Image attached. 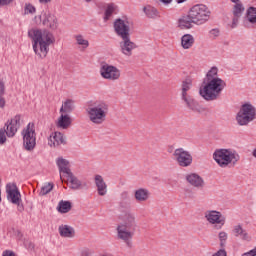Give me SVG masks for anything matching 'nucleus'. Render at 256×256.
<instances>
[{
	"mask_svg": "<svg viewBox=\"0 0 256 256\" xmlns=\"http://www.w3.org/2000/svg\"><path fill=\"white\" fill-rule=\"evenodd\" d=\"M250 256H256V247L248 252Z\"/></svg>",
	"mask_w": 256,
	"mask_h": 256,
	"instance_id": "nucleus-49",
	"label": "nucleus"
},
{
	"mask_svg": "<svg viewBox=\"0 0 256 256\" xmlns=\"http://www.w3.org/2000/svg\"><path fill=\"white\" fill-rule=\"evenodd\" d=\"M42 17V23L45 27H49L50 29H55L57 27V17H55V15L45 13Z\"/></svg>",
	"mask_w": 256,
	"mask_h": 256,
	"instance_id": "nucleus-21",
	"label": "nucleus"
},
{
	"mask_svg": "<svg viewBox=\"0 0 256 256\" xmlns=\"http://www.w3.org/2000/svg\"><path fill=\"white\" fill-rule=\"evenodd\" d=\"M87 3H91V0H85Z\"/></svg>",
	"mask_w": 256,
	"mask_h": 256,
	"instance_id": "nucleus-58",
	"label": "nucleus"
},
{
	"mask_svg": "<svg viewBox=\"0 0 256 256\" xmlns=\"http://www.w3.org/2000/svg\"><path fill=\"white\" fill-rule=\"evenodd\" d=\"M115 9H117V6H115V4H108L105 11L104 21H109V19H111V16L113 15V13H115Z\"/></svg>",
	"mask_w": 256,
	"mask_h": 256,
	"instance_id": "nucleus-31",
	"label": "nucleus"
},
{
	"mask_svg": "<svg viewBox=\"0 0 256 256\" xmlns=\"http://www.w3.org/2000/svg\"><path fill=\"white\" fill-rule=\"evenodd\" d=\"M57 211L59 213H65V202L64 200H61L57 206Z\"/></svg>",
	"mask_w": 256,
	"mask_h": 256,
	"instance_id": "nucleus-41",
	"label": "nucleus"
},
{
	"mask_svg": "<svg viewBox=\"0 0 256 256\" xmlns=\"http://www.w3.org/2000/svg\"><path fill=\"white\" fill-rule=\"evenodd\" d=\"M18 206V211H23L25 208L23 207V204L21 202L19 204H16Z\"/></svg>",
	"mask_w": 256,
	"mask_h": 256,
	"instance_id": "nucleus-50",
	"label": "nucleus"
},
{
	"mask_svg": "<svg viewBox=\"0 0 256 256\" xmlns=\"http://www.w3.org/2000/svg\"><path fill=\"white\" fill-rule=\"evenodd\" d=\"M177 3H185V0H177Z\"/></svg>",
	"mask_w": 256,
	"mask_h": 256,
	"instance_id": "nucleus-56",
	"label": "nucleus"
},
{
	"mask_svg": "<svg viewBox=\"0 0 256 256\" xmlns=\"http://www.w3.org/2000/svg\"><path fill=\"white\" fill-rule=\"evenodd\" d=\"M28 37L32 39V47L34 52L40 57L45 59L49 53V46L55 43L53 34L47 30L31 29L28 31Z\"/></svg>",
	"mask_w": 256,
	"mask_h": 256,
	"instance_id": "nucleus-2",
	"label": "nucleus"
},
{
	"mask_svg": "<svg viewBox=\"0 0 256 256\" xmlns=\"http://www.w3.org/2000/svg\"><path fill=\"white\" fill-rule=\"evenodd\" d=\"M242 256H251V254H249V252H246V253L242 254Z\"/></svg>",
	"mask_w": 256,
	"mask_h": 256,
	"instance_id": "nucleus-55",
	"label": "nucleus"
},
{
	"mask_svg": "<svg viewBox=\"0 0 256 256\" xmlns=\"http://www.w3.org/2000/svg\"><path fill=\"white\" fill-rule=\"evenodd\" d=\"M10 3H13V0H0V7L10 5Z\"/></svg>",
	"mask_w": 256,
	"mask_h": 256,
	"instance_id": "nucleus-44",
	"label": "nucleus"
},
{
	"mask_svg": "<svg viewBox=\"0 0 256 256\" xmlns=\"http://www.w3.org/2000/svg\"><path fill=\"white\" fill-rule=\"evenodd\" d=\"M195 25V20L193 19V16H191L190 12L186 15H182L178 19V28L182 30L187 29H193V26Z\"/></svg>",
	"mask_w": 256,
	"mask_h": 256,
	"instance_id": "nucleus-17",
	"label": "nucleus"
},
{
	"mask_svg": "<svg viewBox=\"0 0 256 256\" xmlns=\"http://www.w3.org/2000/svg\"><path fill=\"white\" fill-rule=\"evenodd\" d=\"M63 143H65V138L63 137V133L61 132H53L48 137L49 147H59V145H63Z\"/></svg>",
	"mask_w": 256,
	"mask_h": 256,
	"instance_id": "nucleus-18",
	"label": "nucleus"
},
{
	"mask_svg": "<svg viewBox=\"0 0 256 256\" xmlns=\"http://www.w3.org/2000/svg\"><path fill=\"white\" fill-rule=\"evenodd\" d=\"M234 234L236 237H241V239H243V241H249V234L247 233V231L245 229H243L242 225H236L234 226Z\"/></svg>",
	"mask_w": 256,
	"mask_h": 256,
	"instance_id": "nucleus-27",
	"label": "nucleus"
},
{
	"mask_svg": "<svg viewBox=\"0 0 256 256\" xmlns=\"http://www.w3.org/2000/svg\"><path fill=\"white\" fill-rule=\"evenodd\" d=\"M53 183L48 182L46 183L44 186H42L41 190H40V195H47L48 193H51V191H53Z\"/></svg>",
	"mask_w": 256,
	"mask_h": 256,
	"instance_id": "nucleus-35",
	"label": "nucleus"
},
{
	"mask_svg": "<svg viewBox=\"0 0 256 256\" xmlns=\"http://www.w3.org/2000/svg\"><path fill=\"white\" fill-rule=\"evenodd\" d=\"M194 43H195V38L191 34H185L181 38V45L183 49H191Z\"/></svg>",
	"mask_w": 256,
	"mask_h": 256,
	"instance_id": "nucleus-25",
	"label": "nucleus"
},
{
	"mask_svg": "<svg viewBox=\"0 0 256 256\" xmlns=\"http://www.w3.org/2000/svg\"><path fill=\"white\" fill-rule=\"evenodd\" d=\"M51 0H39V3H49Z\"/></svg>",
	"mask_w": 256,
	"mask_h": 256,
	"instance_id": "nucleus-53",
	"label": "nucleus"
},
{
	"mask_svg": "<svg viewBox=\"0 0 256 256\" xmlns=\"http://www.w3.org/2000/svg\"><path fill=\"white\" fill-rule=\"evenodd\" d=\"M213 256H227V252L223 249L216 252Z\"/></svg>",
	"mask_w": 256,
	"mask_h": 256,
	"instance_id": "nucleus-45",
	"label": "nucleus"
},
{
	"mask_svg": "<svg viewBox=\"0 0 256 256\" xmlns=\"http://www.w3.org/2000/svg\"><path fill=\"white\" fill-rule=\"evenodd\" d=\"M134 197L139 203H143L149 199V191L147 189L140 188L135 191Z\"/></svg>",
	"mask_w": 256,
	"mask_h": 256,
	"instance_id": "nucleus-24",
	"label": "nucleus"
},
{
	"mask_svg": "<svg viewBox=\"0 0 256 256\" xmlns=\"http://www.w3.org/2000/svg\"><path fill=\"white\" fill-rule=\"evenodd\" d=\"M114 31L118 37H129L131 36V28L129 26V21L127 19L118 18L114 21Z\"/></svg>",
	"mask_w": 256,
	"mask_h": 256,
	"instance_id": "nucleus-13",
	"label": "nucleus"
},
{
	"mask_svg": "<svg viewBox=\"0 0 256 256\" xmlns=\"http://www.w3.org/2000/svg\"><path fill=\"white\" fill-rule=\"evenodd\" d=\"M66 239H73L75 237V228L65 225Z\"/></svg>",
	"mask_w": 256,
	"mask_h": 256,
	"instance_id": "nucleus-36",
	"label": "nucleus"
},
{
	"mask_svg": "<svg viewBox=\"0 0 256 256\" xmlns=\"http://www.w3.org/2000/svg\"><path fill=\"white\" fill-rule=\"evenodd\" d=\"M213 159L220 167H228L231 163H237L235 153L229 149H217L213 154Z\"/></svg>",
	"mask_w": 256,
	"mask_h": 256,
	"instance_id": "nucleus-6",
	"label": "nucleus"
},
{
	"mask_svg": "<svg viewBox=\"0 0 256 256\" xmlns=\"http://www.w3.org/2000/svg\"><path fill=\"white\" fill-rule=\"evenodd\" d=\"M72 123H73V118H71V116L66 114L65 115V129H68V127L70 125H72Z\"/></svg>",
	"mask_w": 256,
	"mask_h": 256,
	"instance_id": "nucleus-42",
	"label": "nucleus"
},
{
	"mask_svg": "<svg viewBox=\"0 0 256 256\" xmlns=\"http://www.w3.org/2000/svg\"><path fill=\"white\" fill-rule=\"evenodd\" d=\"M76 41L78 45H84V47H89V41L85 40L81 35L76 36Z\"/></svg>",
	"mask_w": 256,
	"mask_h": 256,
	"instance_id": "nucleus-38",
	"label": "nucleus"
},
{
	"mask_svg": "<svg viewBox=\"0 0 256 256\" xmlns=\"http://www.w3.org/2000/svg\"><path fill=\"white\" fill-rule=\"evenodd\" d=\"M95 185L97 187L98 194L101 197H104V195H107V184L105 183V180H103V176L101 175L95 176Z\"/></svg>",
	"mask_w": 256,
	"mask_h": 256,
	"instance_id": "nucleus-20",
	"label": "nucleus"
},
{
	"mask_svg": "<svg viewBox=\"0 0 256 256\" xmlns=\"http://www.w3.org/2000/svg\"><path fill=\"white\" fill-rule=\"evenodd\" d=\"M186 181L192 185V187H196L197 189H203L205 187V181L198 174L191 173L186 176Z\"/></svg>",
	"mask_w": 256,
	"mask_h": 256,
	"instance_id": "nucleus-19",
	"label": "nucleus"
},
{
	"mask_svg": "<svg viewBox=\"0 0 256 256\" xmlns=\"http://www.w3.org/2000/svg\"><path fill=\"white\" fill-rule=\"evenodd\" d=\"M72 205L70 201H65V213H69L71 211Z\"/></svg>",
	"mask_w": 256,
	"mask_h": 256,
	"instance_id": "nucleus-43",
	"label": "nucleus"
},
{
	"mask_svg": "<svg viewBox=\"0 0 256 256\" xmlns=\"http://www.w3.org/2000/svg\"><path fill=\"white\" fill-rule=\"evenodd\" d=\"M210 34L213 36V37H219V29H212L210 31Z\"/></svg>",
	"mask_w": 256,
	"mask_h": 256,
	"instance_id": "nucleus-46",
	"label": "nucleus"
},
{
	"mask_svg": "<svg viewBox=\"0 0 256 256\" xmlns=\"http://www.w3.org/2000/svg\"><path fill=\"white\" fill-rule=\"evenodd\" d=\"M36 9L35 6L31 5V4H26L25 6V13H35Z\"/></svg>",
	"mask_w": 256,
	"mask_h": 256,
	"instance_id": "nucleus-40",
	"label": "nucleus"
},
{
	"mask_svg": "<svg viewBox=\"0 0 256 256\" xmlns=\"http://www.w3.org/2000/svg\"><path fill=\"white\" fill-rule=\"evenodd\" d=\"M189 13L194 20L195 25H203L207 23V20L211 17V11L209 8L203 4L194 5Z\"/></svg>",
	"mask_w": 256,
	"mask_h": 256,
	"instance_id": "nucleus-5",
	"label": "nucleus"
},
{
	"mask_svg": "<svg viewBox=\"0 0 256 256\" xmlns=\"http://www.w3.org/2000/svg\"><path fill=\"white\" fill-rule=\"evenodd\" d=\"M23 145L26 151H33L35 145H37V137L35 134V124L29 123L26 128L22 131Z\"/></svg>",
	"mask_w": 256,
	"mask_h": 256,
	"instance_id": "nucleus-7",
	"label": "nucleus"
},
{
	"mask_svg": "<svg viewBox=\"0 0 256 256\" xmlns=\"http://www.w3.org/2000/svg\"><path fill=\"white\" fill-rule=\"evenodd\" d=\"M7 143V134L5 130L0 129V145H5Z\"/></svg>",
	"mask_w": 256,
	"mask_h": 256,
	"instance_id": "nucleus-39",
	"label": "nucleus"
},
{
	"mask_svg": "<svg viewBox=\"0 0 256 256\" xmlns=\"http://www.w3.org/2000/svg\"><path fill=\"white\" fill-rule=\"evenodd\" d=\"M122 223L117 226L118 239H121L125 243H129L133 239V231L137 227L135 222V214L125 213L122 216Z\"/></svg>",
	"mask_w": 256,
	"mask_h": 256,
	"instance_id": "nucleus-3",
	"label": "nucleus"
},
{
	"mask_svg": "<svg viewBox=\"0 0 256 256\" xmlns=\"http://www.w3.org/2000/svg\"><path fill=\"white\" fill-rule=\"evenodd\" d=\"M193 87V80L191 78H186L181 85V97L185 99L189 97L188 91Z\"/></svg>",
	"mask_w": 256,
	"mask_h": 256,
	"instance_id": "nucleus-23",
	"label": "nucleus"
},
{
	"mask_svg": "<svg viewBox=\"0 0 256 256\" xmlns=\"http://www.w3.org/2000/svg\"><path fill=\"white\" fill-rule=\"evenodd\" d=\"M173 157L179 167H191L193 163V156L183 148H177L173 152Z\"/></svg>",
	"mask_w": 256,
	"mask_h": 256,
	"instance_id": "nucleus-10",
	"label": "nucleus"
},
{
	"mask_svg": "<svg viewBox=\"0 0 256 256\" xmlns=\"http://www.w3.org/2000/svg\"><path fill=\"white\" fill-rule=\"evenodd\" d=\"M2 256H15V253L13 251L5 250Z\"/></svg>",
	"mask_w": 256,
	"mask_h": 256,
	"instance_id": "nucleus-47",
	"label": "nucleus"
},
{
	"mask_svg": "<svg viewBox=\"0 0 256 256\" xmlns=\"http://www.w3.org/2000/svg\"><path fill=\"white\" fill-rule=\"evenodd\" d=\"M162 3H164L165 5H169V3H171V1L173 0H160Z\"/></svg>",
	"mask_w": 256,
	"mask_h": 256,
	"instance_id": "nucleus-51",
	"label": "nucleus"
},
{
	"mask_svg": "<svg viewBox=\"0 0 256 256\" xmlns=\"http://www.w3.org/2000/svg\"><path fill=\"white\" fill-rule=\"evenodd\" d=\"M59 233H60L61 237H65V226L61 225L59 227Z\"/></svg>",
	"mask_w": 256,
	"mask_h": 256,
	"instance_id": "nucleus-48",
	"label": "nucleus"
},
{
	"mask_svg": "<svg viewBox=\"0 0 256 256\" xmlns=\"http://www.w3.org/2000/svg\"><path fill=\"white\" fill-rule=\"evenodd\" d=\"M34 248H35V244H33L32 242H29L28 249H34Z\"/></svg>",
	"mask_w": 256,
	"mask_h": 256,
	"instance_id": "nucleus-52",
	"label": "nucleus"
},
{
	"mask_svg": "<svg viewBox=\"0 0 256 256\" xmlns=\"http://www.w3.org/2000/svg\"><path fill=\"white\" fill-rule=\"evenodd\" d=\"M184 103H186L188 109H191V111H197L200 112L201 111V106H199V103H197V101H195L193 98H191V96H188L186 98H182Z\"/></svg>",
	"mask_w": 256,
	"mask_h": 256,
	"instance_id": "nucleus-26",
	"label": "nucleus"
},
{
	"mask_svg": "<svg viewBox=\"0 0 256 256\" xmlns=\"http://www.w3.org/2000/svg\"><path fill=\"white\" fill-rule=\"evenodd\" d=\"M121 39L122 41L119 43L121 53L126 57H131L134 49L137 47V44L131 41V36H124Z\"/></svg>",
	"mask_w": 256,
	"mask_h": 256,
	"instance_id": "nucleus-16",
	"label": "nucleus"
},
{
	"mask_svg": "<svg viewBox=\"0 0 256 256\" xmlns=\"http://www.w3.org/2000/svg\"><path fill=\"white\" fill-rule=\"evenodd\" d=\"M75 109V100L73 99H66L65 101V113H72Z\"/></svg>",
	"mask_w": 256,
	"mask_h": 256,
	"instance_id": "nucleus-34",
	"label": "nucleus"
},
{
	"mask_svg": "<svg viewBox=\"0 0 256 256\" xmlns=\"http://www.w3.org/2000/svg\"><path fill=\"white\" fill-rule=\"evenodd\" d=\"M232 3H239V0H231Z\"/></svg>",
	"mask_w": 256,
	"mask_h": 256,
	"instance_id": "nucleus-57",
	"label": "nucleus"
},
{
	"mask_svg": "<svg viewBox=\"0 0 256 256\" xmlns=\"http://www.w3.org/2000/svg\"><path fill=\"white\" fill-rule=\"evenodd\" d=\"M3 95H5V83L0 80V109L5 107V98Z\"/></svg>",
	"mask_w": 256,
	"mask_h": 256,
	"instance_id": "nucleus-32",
	"label": "nucleus"
},
{
	"mask_svg": "<svg viewBox=\"0 0 256 256\" xmlns=\"http://www.w3.org/2000/svg\"><path fill=\"white\" fill-rule=\"evenodd\" d=\"M217 73V67H212L204 80V83L206 84L199 90L201 97L206 101H215L216 99H219L221 91L225 89V81L218 78Z\"/></svg>",
	"mask_w": 256,
	"mask_h": 256,
	"instance_id": "nucleus-1",
	"label": "nucleus"
},
{
	"mask_svg": "<svg viewBox=\"0 0 256 256\" xmlns=\"http://www.w3.org/2000/svg\"><path fill=\"white\" fill-rule=\"evenodd\" d=\"M246 21L252 24V27H256V8L250 7L247 10Z\"/></svg>",
	"mask_w": 256,
	"mask_h": 256,
	"instance_id": "nucleus-28",
	"label": "nucleus"
},
{
	"mask_svg": "<svg viewBox=\"0 0 256 256\" xmlns=\"http://www.w3.org/2000/svg\"><path fill=\"white\" fill-rule=\"evenodd\" d=\"M86 111L90 121L94 123V125H101L102 123H105V119H107L109 105L105 102H94L89 104Z\"/></svg>",
	"mask_w": 256,
	"mask_h": 256,
	"instance_id": "nucleus-4",
	"label": "nucleus"
},
{
	"mask_svg": "<svg viewBox=\"0 0 256 256\" xmlns=\"http://www.w3.org/2000/svg\"><path fill=\"white\" fill-rule=\"evenodd\" d=\"M243 11H245L243 4L236 2V5L234 6V9H233L234 18L232 21V29L237 27L239 17H241V15H243Z\"/></svg>",
	"mask_w": 256,
	"mask_h": 256,
	"instance_id": "nucleus-22",
	"label": "nucleus"
},
{
	"mask_svg": "<svg viewBox=\"0 0 256 256\" xmlns=\"http://www.w3.org/2000/svg\"><path fill=\"white\" fill-rule=\"evenodd\" d=\"M218 238H219V241H220V246L225 247V243H227V239H228L227 232H225V231L220 232L218 234Z\"/></svg>",
	"mask_w": 256,
	"mask_h": 256,
	"instance_id": "nucleus-37",
	"label": "nucleus"
},
{
	"mask_svg": "<svg viewBox=\"0 0 256 256\" xmlns=\"http://www.w3.org/2000/svg\"><path fill=\"white\" fill-rule=\"evenodd\" d=\"M205 217L208 223L215 225V229H222L223 225H225V217H223V215L219 211H207Z\"/></svg>",
	"mask_w": 256,
	"mask_h": 256,
	"instance_id": "nucleus-14",
	"label": "nucleus"
},
{
	"mask_svg": "<svg viewBox=\"0 0 256 256\" xmlns=\"http://www.w3.org/2000/svg\"><path fill=\"white\" fill-rule=\"evenodd\" d=\"M56 165L60 171V179L63 183V181H65V160L63 157H60L56 160Z\"/></svg>",
	"mask_w": 256,
	"mask_h": 256,
	"instance_id": "nucleus-29",
	"label": "nucleus"
},
{
	"mask_svg": "<svg viewBox=\"0 0 256 256\" xmlns=\"http://www.w3.org/2000/svg\"><path fill=\"white\" fill-rule=\"evenodd\" d=\"M100 75L108 81H117L121 77V70L113 65L104 63L100 67Z\"/></svg>",
	"mask_w": 256,
	"mask_h": 256,
	"instance_id": "nucleus-11",
	"label": "nucleus"
},
{
	"mask_svg": "<svg viewBox=\"0 0 256 256\" xmlns=\"http://www.w3.org/2000/svg\"><path fill=\"white\" fill-rule=\"evenodd\" d=\"M65 183L73 191H77L83 187L81 180L71 171V164L67 160L65 161Z\"/></svg>",
	"mask_w": 256,
	"mask_h": 256,
	"instance_id": "nucleus-9",
	"label": "nucleus"
},
{
	"mask_svg": "<svg viewBox=\"0 0 256 256\" xmlns=\"http://www.w3.org/2000/svg\"><path fill=\"white\" fill-rule=\"evenodd\" d=\"M252 155H253V157H255V159H256V148L253 150Z\"/></svg>",
	"mask_w": 256,
	"mask_h": 256,
	"instance_id": "nucleus-54",
	"label": "nucleus"
},
{
	"mask_svg": "<svg viewBox=\"0 0 256 256\" xmlns=\"http://www.w3.org/2000/svg\"><path fill=\"white\" fill-rule=\"evenodd\" d=\"M255 115V107H253V105L249 103H246L242 105L240 111L237 114L236 119L238 121V124L248 125L249 123H251V121H253V119H255Z\"/></svg>",
	"mask_w": 256,
	"mask_h": 256,
	"instance_id": "nucleus-8",
	"label": "nucleus"
},
{
	"mask_svg": "<svg viewBox=\"0 0 256 256\" xmlns=\"http://www.w3.org/2000/svg\"><path fill=\"white\" fill-rule=\"evenodd\" d=\"M144 12L150 19H155V17H157V9H155L154 7H144Z\"/></svg>",
	"mask_w": 256,
	"mask_h": 256,
	"instance_id": "nucleus-33",
	"label": "nucleus"
},
{
	"mask_svg": "<svg viewBox=\"0 0 256 256\" xmlns=\"http://www.w3.org/2000/svg\"><path fill=\"white\" fill-rule=\"evenodd\" d=\"M63 111H65V106L62 105V107L60 108L61 116L56 121V127L58 129H65V114L63 113Z\"/></svg>",
	"mask_w": 256,
	"mask_h": 256,
	"instance_id": "nucleus-30",
	"label": "nucleus"
},
{
	"mask_svg": "<svg viewBox=\"0 0 256 256\" xmlns=\"http://www.w3.org/2000/svg\"><path fill=\"white\" fill-rule=\"evenodd\" d=\"M6 193L7 199L13 205H19L21 203V192H19V188H17V184L9 183L6 185Z\"/></svg>",
	"mask_w": 256,
	"mask_h": 256,
	"instance_id": "nucleus-15",
	"label": "nucleus"
},
{
	"mask_svg": "<svg viewBox=\"0 0 256 256\" xmlns=\"http://www.w3.org/2000/svg\"><path fill=\"white\" fill-rule=\"evenodd\" d=\"M21 123H22V120H21L20 114H17L11 120H8L5 123L4 129H3L7 137H15V135L17 134V131H19V128L21 127Z\"/></svg>",
	"mask_w": 256,
	"mask_h": 256,
	"instance_id": "nucleus-12",
	"label": "nucleus"
}]
</instances>
